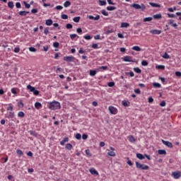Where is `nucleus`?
Wrapping results in <instances>:
<instances>
[{"instance_id":"16","label":"nucleus","mask_w":181,"mask_h":181,"mask_svg":"<svg viewBox=\"0 0 181 181\" xmlns=\"http://www.w3.org/2000/svg\"><path fill=\"white\" fill-rule=\"evenodd\" d=\"M140 169H141V170H148V169H149V166L147 165L143 164L140 168Z\"/></svg>"},{"instance_id":"60","label":"nucleus","mask_w":181,"mask_h":181,"mask_svg":"<svg viewBox=\"0 0 181 181\" xmlns=\"http://www.w3.org/2000/svg\"><path fill=\"white\" fill-rule=\"evenodd\" d=\"M87 138H88V136L87 134H83L82 135V139L86 140V139H87Z\"/></svg>"},{"instance_id":"12","label":"nucleus","mask_w":181,"mask_h":181,"mask_svg":"<svg viewBox=\"0 0 181 181\" xmlns=\"http://www.w3.org/2000/svg\"><path fill=\"white\" fill-rule=\"evenodd\" d=\"M28 13H29V11H19V12H18V14H19L21 16H26V15H28Z\"/></svg>"},{"instance_id":"59","label":"nucleus","mask_w":181,"mask_h":181,"mask_svg":"<svg viewBox=\"0 0 181 181\" xmlns=\"http://www.w3.org/2000/svg\"><path fill=\"white\" fill-rule=\"evenodd\" d=\"M70 37H71V39H75V37H77V35H76V34H71L70 35Z\"/></svg>"},{"instance_id":"26","label":"nucleus","mask_w":181,"mask_h":181,"mask_svg":"<svg viewBox=\"0 0 181 181\" xmlns=\"http://www.w3.org/2000/svg\"><path fill=\"white\" fill-rule=\"evenodd\" d=\"M107 11H115V9H117V7L115 6H107L106 8Z\"/></svg>"},{"instance_id":"29","label":"nucleus","mask_w":181,"mask_h":181,"mask_svg":"<svg viewBox=\"0 0 181 181\" xmlns=\"http://www.w3.org/2000/svg\"><path fill=\"white\" fill-rule=\"evenodd\" d=\"M153 86L155 88H160V83H153Z\"/></svg>"},{"instance_id":"38","label":"nucleus","mask_w":181,"mask_h":181,"mask_svg":"<svg viewBox=\"0 0 181 181\" xmlns=\"http://www.w3.org/2000/svg\"><path fill=\"white\" fill-rule=\"evenodd\" d=\"M83 39H86V40H90L91 39V35H86L83 36Z\"/></svg>"},{"instance_id":"44","label":"nucleus","mask_w":181,"mask_h":181,"mask_svg":"<svg viewBox=\"0 0 181 181\" xmlns=\"http://www.w3.org/2000/svg\"><path fill=\"white\" fill-rule=\"evenodd\" d=\"M143 164L139 163L138 161H136V168H137V169H140V168H141Z\"/></svg>"},{"instance_id":"56","label":"nucleus","mask_w":181,"mask_h":181,"mask_svg":"<svg viewBox=\"0 0 181 181\" xmlns=\"http://www.w3.org/2000/svg\"><path fill=\"white\" fill-rule=\"evenodd\" d=\"M55 9H57V11H62V9H63V6H57L55 7Z\"/></svg>"},{"instance_id":"54","label":"nucleus","mask_w":181,"mask_h":181,"mask_svg":"<svg viewBox=\"0 0 181 181\" xmlns=\"http://www.w3.org/2000/svg\"><path fill=\"white\" fill-rule=\"evenodd\" d=\"M141 66H148V62L144 60L141 62Z\"/></svg>"},{"instance_id":"35","label":"nucleus","mask_w":181,"mask_h":181,"mask_svg":"<svg viewBox=\"0 0 181 181\" xmlns=\"http://www.w3.org/2000/svg\"><path fill=\"white\" fill-rule=\"evenodd\" d=\"M80 19H81L80 16H78V17L74 18L73 21H74V22H76L77 23L78 22H80Z\"/></svg>"},{"instance_id":"33","label":"nucleus","mask_w":181,"mask_h":181,"mask_svg":"<svg viewBox=\"0 0 181 181\" xmlns=\"http://www.w3.org/2000/svg\"><path fill=\"white\" fill-rule=\"evenodd\" d=\"M99 4L101 6H104V5H107V1L104 0H100Z\"/></svg>"},{"instance_id":"28","label":"nucleus","mask_w":181,"mask_h":181,"mask_svg":"<svg viewBox=\"0 0 181 181\" xmlns=\"http://www.w3.org/2000/svg\"><path fill=\"white\" fill-rule=\"evenodd\" d=\"M129 27V23H122L121 28H128Z\"/></svg>"},{"instance_id":"50","label":"nucleus","mask_w":181,"mask_h":181,"mask_svg":"<svg viewBox=\"0 0 181 181\" xmlns=\"http://www.w3.org/2000/svg\"><path fill=\"white\" fill-rule=\"evenodd\" d=\"M66 29H72L73 28V25L68 23L66 25Z\"/></svg>"},{"instance_id":"15","label":"nucleus","mask_w":181,"mask_h":181,"mask_svg":"<svg viewBox=\"0 0 181 181\" xmlns=\"http://www.w3.org/2000/svg\"><path fill=\"white\" fill-rule=\"evenodd\" d=\"M69 141V137H64V139L60 142V145L62 146Z\"/></svg>"},{"instance_id":"23","label":"nucleus","mask_w":181,"mask_h":181,"mask_svg":"<svg viewBox=\"0 0 181 181\" xmlns=\"http://www.w3.org/2000/svg\"><path fill=\"white\" fill-rule=\"evenodd\" d=\"M108 69V66H100L98 70L99 71H102V70H107Z\"/></svg>"},{"instance_id":"4","label":"nucleus","mask_w":181,"mask_h":181,"mask_svg":"<svg viewBox=\"0 0 181 181\" xmlns=\"http://www.w3.org/2000/svg\"><path fill=\"white\" fill-rule=\"evenodd\" d=\"M172 176H173L174 179H179L181 176L180 171H175L172 173Z\"/></svg>"},{"instance_id":"8","label":"nucleus","mask_w":181,"mask_h":181,"mask_svg":"<svg viewBox=\"0 0 181 181\" xmlns=\"http://www.w3.org/2000/svg\"><path fill=\"white\" fill-rule=\"evenodd\" d=\"M162 142L165 146H168V148H172L173 146L172 145V143L169 141H166L165 140H162Z\"/></svg>"},{"instance_id":"57","label":"nucleus","mask_w":181,"mask_h":181,"mask_svg":"<svg viewBox=\"0 0 181 181\" xmlns=\"http://www.w3.org/2000/svg\"><path fill=\"white\" fill-rule=\"evenodd\" d=\"M91 47L93 49H98V44H93Z\"/></svg>"},{"instance_id":"6","label":"nucleus","mask_w":181,"mask_h":181,"mask_svg":"<svg viewBox=\"0 0 181 181\" xmlns=\"http://www.w3.org/2000/svg\"><path fill=\"white\" fill-rule=\"evenodd\" d=\"M64 60L65 62H74V57L73 56L64 57Z\"/></svg>"},{"instance_id":"64","label":"nucleus","mask_w":181,"mask_h":181,"mask_svg":"<svg viewBox=\"0 0 181 181\" xmlns=\"http://www.w3.org/2000/svg\"><path fill=\"white\" fill-rule=\"evenodd\" d=\"M86 153L88 155V156H91V153L88 149L86 150Z\"/></svg>"},{"instance_id":"10","label":"nucleus","mask_w":181,"mask_h":181,"mask_svg":"<svg viewBox=\"0 0 181 181\" xmlns=\"http://www.w3.org/2000/svg\"><path fill=\"white\" fill-rule=\"evenodd\" d=\"M89 19H91L92 21H98L100 19V16L98 15L96 17H94L93 16H88Z\"/></svg>"},{"instance_id":"51","label":"nucleus","mask_w":181,"mask_h":181,"mask_svg":"<svg viewBox=\"0 0 181 181\" xmlns=\"http://www.w3.org/2000/svg\"><path fill=\"white\" fill-rule=\"evenodd\" d=\"M129 141L130 142H135V138L134 136H130L129 139Z\"/></svg>"},{"instance_id":"63","label":"nucleus","mask_w":181,"mask_h":181,"mask_svg":"<svg viewBox=\"0 0 181 181\" xmlns=\"http://www.w3.org/2000/svg\"><path fill=\"white\" fill-rule=\"evenodd\" d=\"M59 42H54L53 43V46H54V47H59Z\"/></svg>"},{"instance_id":"19","label":"nucleus","mask_w":181,"mask_h":181,"mask_svg":"<svg viewBox=\"0 0 181 181\" xmlns=\"http://www.w3.org/2000/svg\"><path fill=\"white\" fill-rule=\"evenodd\" d=\"M66 149H68V151H71V149H73V145H71V144H67L66 145Z\"/></svg>"},{"instance_id":"20","label":"nucleus","mask_w":181,"mask_h":181,"mask_svg":"<svg viewBox=\"0 0 181 181\" xmlns=\"http://www.w3.org/2000/svg\"><path fill=\"white\" fill-rule=\"evenodd\" d=\"M153 18L154 19H162V14H156L153 15Z\"/></svg>"},{"instance_id":"9","label":"nucleus","mask_w":181,"mask_h":181,"mask_svg":"<svg viewBox=\"0 0 181 181\" xmlns=\"http://www.w3.org/2000/svg\"><path fill=\"white\" fill-rule=\"evenodd\" d=\"M89 172L91 173V175H96V176H98V172H97L96 170H95L94 168H92L89 170Z\"/></svg>"},{"instance_id":"55","label":"nucleus","mask_w":181,"mask_h":181,"mask_svg":"<svg viewBox=\"0 0 181 181\" xmlns=\"http://www.w3.org/2000/svg\"><path fill=\"white\" fill-rule=\"evenodd\" d=\"M29 50H30V52H36V48H35L33 47H29Z\"/></svg>"},{"instance_id":"58","label":"nucleus","mask_w":181,"mask_h":181,"mask_svg":"<svg viewBox=\"0 0 181 181\" xmlns=\"http://www.w3.org/2000/svg\"><path fill=\"white\" fill-rule=\"evenodd\" d=\"M11 93L12 94H17L16 88H11Z\"/></svg>"},{"instance_id":"5","label":"nucleus","mask_w":181,"mask_h":181,"mask_svg":"<svg viewBox=\"0 0 181 181\" xmlns=\"http://www.w3.org/2000/svg\"><path fill=\"white\" fill-rule=\"evenodd\" d=\"M124 62H132V63H135V62H136V60L135 59H132V58L129 56H126L123 58Z\"/></svg>"},{"instance_id":"18","label":"nucleus","mask_w":181,"mask_h":181,"mask_svg":"<svg viewBox=\"0 0 181 181\" xmlns=\"http://www.w3.org/2000/svg\"><path fill=\"white\" fill-rule=\"evenodd\" d=\"M153 19L152 17H146L143 19V22H151Z\"/></svg>"},{"instance_id":"42","label":"nucleus","mask_w":181,"mask_h":181,"mask_svg":"<svg viewBox=\"0 0 181 181\" xmlns=\"http://www.w3.org/2000/svg\"><path fill=\"white\" fill-rule=\"evenodd\" d=\"M95 74H97V71H94V70H90V76H95Z\"/></svg>"},{"instance_id":"25","label":"nucleus","mask_w":181,"mask_h":181,"mask_svg":"<svg viewBox=\"0 0 181 181\" xmlns=\"http://www.w3.org/2000/svg\"><path fill=\"white\" fill-rule=\"evenodd\" d=\"M136 158H138V159H141V160H142V159H145V156H144V155H142L141 153H137Z\"/></svg>"},{"instance_id":"2","label":"nucleus","mask_w":181,"mask_h":181,"mask_svg":"<svg viewBox=\"0 0 181 181\" xmlns=\"http://www.w3.org/2000/svg\"><path fill=\"white\" fill-rule=\"evenodd\" d=\"M132 6L134 8V9H141V11H144L146 8L144 4L139 5L136 4H133Z\"/></svg>"},{"instance_id":"39","label":"nucleus","mask_w":181,"mask_h":181,"mask_svg":"<svg viewBox=\"0 0 181 181\" xmlns=\"http://www.w3.org/2000/svg\"><path fill=\"white\" fill-rule=\"evenodd\" d=\"M16 153L19 156H22V155H23V152L22 151V150H19L18 149L16 151Z\"/></svg>"},{"instance_id":"34","label":"nucleus","mask_w":181,"mask_h":181,"mask_svg":"<svg viewBox=\"0 0 181 181\" xmlns=\"http://www.w3.org/2000/svg\"><path fill=\"white\" fill-rule=\"evenodd\" d=\"M8 8H11V9H13V6H14L13 2V1H9L8 3Z\"/></svg>"},{"instance_id":"22","label":"nucleus","mask_w":181,"mask_h":181,"mask_svg":"<svg viewBox=\"0 0 181 181\" xmlns=\"http://www.w3.org/2000/svg\"><path fill=\"white\" fill-rule=\"evenodd\" d=\"M27 88H28V90H30V91H31V93H33V91H35V87H33L30 85H28L27 86Z\"/></svg>"},{"instance_id":"14","label":"nucleus","mask_w":181,"mask_h":181,"mask_svg":"<svg viewBox=\"0 0 181 181\" xmlns=\"http://www.w3.org/2000/svg\"><path fill=\"white\" fill-rule=\"evenodd\" d=\"M149 4L151 5V6H153V8H160V4H156V3L150 2Z\"/></svg>"},{"instance_id":"52","label":"nucleus","mask_w":181,"mask_h":181,"mask_svg":"<svg viewBox=\"0 0 181 181\" xmlns=\"http://www.w3.org/2000/svg\"><path fill=\"white\" fill-rule=\"evenodd\" d=\"M62 19H69V16L66 14H62L61 16Z\"/></svg>"},{"instance_id":"17","label":"nucleus","mask_w":181,"mask_h":181,"mask_svg":"<svg viewBox=\"0 0 181 181\" xmlns=\"http://www.w3.org/2000/svg\"><path fill=\"white\" fill-rule=\"evenodd\" d=\"M169 23L171 25V26H173V28L177 27V24L175 23V21L173 20H169Z\"/></svg>"},{"instance_id":"40","label":"nucleus","mask_w":181,"mask_h":181,"mask_svg":"<svg viewBox=\"0 0 181 181\" xmlns=\"http://www.w3.org/2000/svg\"><path fill=\"white\" fill-rule=\"evenodd\" d=\"M18 117H20L21 118H23V117H25V113L23 112H19L18 113Z\"/></svg>"},{"instance_id":"1","label":"nucleus","mask_w":181,"mask_h":181,"mask_svg":"<svg viewBox=\"0 0 181 181\" xmlns=\"http://www.w3.org/2000/svg\"><path fill=\"white\" fill-rule=\"evenodd\" d=\"M49 110H60L61 108L60 103L57 101L51 102L49 103Z\"/></svg>"},{"instance_id":"46","label":"nucleus","mask_w":181,"mask_h":181,"mask_svg":"<svg viewBox=\"0 0 181 181\" xmlns=\"http://www.w3.org/2000/svg\"><path fill=\"white\" fill-rule=\"evenodd\" d=\"M163 84H165V83H168V81L165 78L160 77L159 78Z\"/></svg>"},{"instance_id":"45","label":"nucleus","mask_w":181,"mask_h":181,"mask_svg":"<svg viewBox=\"0 0 181 181\" xmlns=\"http://www.w3.org/2000/svg\"><path fill=\"white\" fill-rule=\"evenodd\" d=\"M163 59H170V56L166 52L163 55Z\"/></svg>"},{"instance_id":"53","label":"nucleus","mask_w":181,"mask_h":181,"mask_svg":"<svg viewBox=\"0 0 181 181\" xmlns=\"http://www.w3.org/2000/svg\"><path fill=\"white\" fill-rule=\"evenodd\" d=\"M168 18H176V15L173 13H168Z\"/></svg>"},{"instance_id":"37","label":"nucleus","mask_w":181,"mask_h":181,"mask_svg":"<svg viewBox=\"0 0 181 181\" xmlns=\"http://www.w3.org/2000/svg\"><path fill=\"white\" fill-rule=\"evenodd\" d=\"M13 117H15V113L13 112H10L8 113V118H13Z\"/></svg>"},{"instance_id":"7","label":"nucleus","mask_w":181,"mask_h":181,"mask_svg":"<svg viewBox=\"0 0 181 181\" xmlns=\"http://www.w3.org/2000/svg\"><path fill=\"white\" fill-rule=\"evenodd\" d=\"M150 33H152V35H160V33H162V30H150Z\"/></svg>"},{"instance_id":"36","label":"nucleus","mask_w":181,"mask_h":181,"mask_svg":"<svg viewBox=\"0 0 181 181\" xmlns=\"http://www.w3.org/2000/svg\"><path fill=\"white\" fill-rule=\"evenodd\" d=\"M29 133L30 134V135H32L33 136H37V133H36V132L35 131H30Z\"/></svg>"},{"instance_id":"61","label":"nucleus","mask_w":181,"mask_h":181,"mask_svg":"<svg viewBox=\"0 0 181 181\" xmlns=\"http://www.w3.org/2000/svg\"><path fill=\"white\" fill-rule=\"evenodd\" d=\"M33 94L35 95H39V90H33Z\"/></svg>"},{"instance_id":"43","label":"nucleus","mask_w":181,"mask_h":181,"mask_svg":"<svg viewBox=\"0 0 181 181\" xmlns=\"http://www.w3.org/2000/svg\"><path fill=\"white\" fill-rule=\"evenodd\" d=\"M101 13L102 15H104V16H108V12H107L105 10H102Z\"/></svg>"},{"instance_id":"30","label":"nucleus","mask_w":181,"mask_h":181,"mask_svg":"<svg viewBox=\"0 0 181 181\" xmlns=\"http://www.w3.org/2000/svg\"><path fill=\"white\" fill-rule=\"evenodd\" d=\"M134 71H135V73H138L139 74L142 73V71L138 67L134 68Z\"/></svg>"},{"instance_id":"47","label":"nucleus","mask_w":181,"mask_h":181,"mask_svg":"<svg viewBox=\"0 0 181 181\" xmlns=\"http://www.w3.org/2000/svg\"><path fill=\"white\" fill-rule=\"evenodd\" d=\"M23 102L22 101H20L18 103V106L19 107V108H23Z\"/></svg>"},{"instance_id":"24","label":"nucleus","mask_w":181,"mask_h":181,"mask_svg":"<svg viewBox=\"0 0 181 181\" xmlns=\"http://www.w3.org/2000/svg\"><path fill=\"white\" fill-rule=\"evenodd\" d=\"M132 50H135V52H141V47H139V46H134L132 47Z\"/></svg>"},{"instance_id":"62","label":"nucleus","mask_w":181,"mask_h":181,"mask_svg":"<svg viewBox=\"0 0 181 181\" xmlns=\"http://www.w3.org/2000/svg\"><path fill=\"white\" fill-rule=\"evenodd\" d=\"M76 139H81V134H80L78 133L76 134Z\"/></svg>"},{"instance_id":"49","label":"nucleus","mask_w":181,"mask_h":181,"mask_svg":"<svg viewBox=\"0 0 181 181\" xmlns=\"http://www.w3.org/2000/svg\"><path fill=\"white\" fill-rule=\"evenodd\" d=\"M23 4L27 9H29V8H30V4L26 3V1H24Z\"/></svg>"},{"instance_id":"21","label":"nucleus","mask_w":181,"mask_h":181,"mask_svg":"<svg viewBox=\"0 0 181 181\" xmlns=\"http://www.w3.org/2000/svg\"><path fill=\"white\" fill-rule=\"evenodd\" d=\"M70 5H71V2L69 1H66L64 3V8H68V6H70Z\"/></svg>"},{"instance_id":"27","label":"nucleus","mask_w":181,"mask_h":181,"mask_svg":"<svg viewBox=\"0 0 181 181\" xmlns=\"http://www.w3.org/2000/svg\"><path fill=\"white\" fill-rule=\"evenodd\" d=\"M122 104L124 107H129L130 103L129 101H122Z\"/></svg>"},{"instance_id":"32","label":"nucleus","mask_w":181,"mask_h":181,"mask_svg":"<svg viewBox=\"0 0 181 181\" xmlns=\"http://www.w3.org/2000/svg\"><path fill=\"white\" fill-rule=\"evenodd\" d=\"M156 69H158V70H165V66L163 65H158L156 66Z\"/></svg>"},{"instance_id":"48","label":"nucleus","mask_w":181,"mask_h":181,"mask_svg":"<svg viewBox=\"0 0 181 181\" xmlns=\"http://www.w3.org/2000/svg\"><path fill=\"white\" fill-rule=\"evenodd\" d=\"M108 87H114L115 86V83L114 82H109L107 83Z\"/></svg>"},{"instance_id":"11","label":"nucleus","mask_w":181,"mask_h":181,"mask_svg":"<svg viewBox=\"0 0 181 181\" xmlns=\"http://www.w3.org/2000/svg\"><path fill=\"white\" fill-rule=\"evenodd\" d=\"M45 25L47 26H51V25H53V21L52 19H48L45 21Z\"/></svg>"},{"instance_id":"13","label":"nucleus","mask_w":181,"mask_h":181,"mask_svg":"<svg viewBox=\"0 0 181 181\" xmlns=\"http://www.w3.org/2000/svg\"><path fill=\"white\" fill-rule=\"evenodd\" d=\"M35 107L37 110H40L42 108V103L37 102L35 103Z\"/></svg>"},{"instance_id":"41","label":"nucleus","mask_w":181,"mask_h":181,"mask_svg":"<svg viewBox=\"0 0 181 181\" xmlns=\"http://www.w3.org/2000/svg\"><path fill=\"white\" fill-rule=\"evenodd\" d=\"M108 156H115V152L114 151H109L107 152Z\"/></svg>"},{"instance_id":"3","label":"nucleus","mask_w":181,"mask_h":181,"mask_svg":"<svg viewBox=\"0 0 181 181\" xmlns=\"http://www.w3.org/2000/svg\"><path fill=\"white\" fill-rule=\"evenodd\" d=\"M108 110H109L110 114H112L113 115H115L118 112V110H117V108H115L112 106H110Z\"/></svg>"},{"instance_id":"31","label":"nucleus","mask_w":181,"mask_h":181,"mask_svg":"<svg viewBox=\"0 0 181 181\" xmlns=\"http://www.w3.org/2000/svg\"><path fill=\"white\" fill-rule=\"evenodd\" d=\"M158 153L159 155H166V151L165 150H158Z\"/></svg>"}]
</instances>
